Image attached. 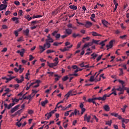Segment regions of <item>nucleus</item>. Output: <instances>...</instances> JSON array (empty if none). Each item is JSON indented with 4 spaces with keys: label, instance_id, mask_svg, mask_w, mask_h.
I'll return each instance as SVG.
<instances>
[{
    "label": "nucleus",
    "instance_id": "aec40b11",
    "mask_svg": "<svg viewBox=\"0 0 129 129\" xmlns=\"http://www.w3.org/2000/svg\"><path fill=\"white\" fill-rule=\"evenodd\" d=\"M104 109L106 111H109V106H108V105H105L103 107Z\"/></svg>",
    "mask_w": 129,
    "mask_h": 129
},
{
    "label": "nucleus",
    "instance_id": "393cba45",
    "mask_svg": "<svg viewBox=\"0 0 129 129\" xmlns=\"http://www.w3.org/2000/svg\"><path fill=\"white\" fill-rule=\"evenodd\" d=\"M47 103H48V100H45V101L41 102V105L44 107Z\"/></svg>",
    "mask_w": 129,
    "mask_h": 129
},
{
    "label": "nucleus",
    "instance_id": "6e6d98bb",
    "mask_svg": "<svg viewBox=\"0 0 129 129\" xmlns=\"http://www.w3.org/2000/svg\"><path fill=\"white\" fill-rule=\"evenodd\" d=\"M118 82H119V83H120L121 85H124V82H123V81L118 80Z\"/></svg>",
    "mask_w": 129,
    "mask_h": 129
},
{
    "label": "nucleus",
    "instance_id": "39448f33",
    "mask_svg": "<svg viewBox=\"0 0 129 129\" xmlns=\"http://www.w3.org/2000/svg\"><path fill=\"white\" fill-rule=\"evenodd\" d=\"M19 106H20V105H17L16 106H15L14 108H13L11 110V113H14L15 111H17L18 109H19Z\"/></svg>",
    "mask_w": 129,
    "mask_h": 129
},
{
    "label": "nucleus",
    "instance_id": "49530a36",
    "mask_svg": "<svg viewBox=\"0 0 129 129\" xmlns=\"http://www.w3.org/2000/svg\"><path fill=\"white\" fill-rule=\"evenodd\" d=\"M86 110V109L84 108H81V114H83V113H84V112H85V111Z\"/></svg>",
    "mask_w": 129,
    "mask_h": 129
},
{
    "label": "nucleus",
    "instance_id": "58836bf2",
    "mask_svg": "<svg viewBox=\"0 0 129 129\" xmlns=\"http://www.w3.org/2000/svg\"><path fill=\"white\" fill-rule=\"evenodd\" d=\"M111 123H112V121L111 120L110 121H106L105 124H107L110 126V125H111Z\"/></svg>",
    "mask_w": 129,
    "mask_h": 129
},
{
    "label": "nucleus",
    "instance_id": "0eeeda50",
    "mask_svg": "<svg viewBox=\"0 0 129 129\" xmlns=\"http://www.w3.org/2000/svg\"><path fill=\"white\" fill-rule=\"evenodd\" d=\"M46 43L44 44V47H45V48H47V49H49V48H50V47H51V44H50V41H48V40L45 41Z\"/></svg>",
    "mask_w": 129,
    "mask_h": 129
},
{
    "label": "nucleus",
    "instance_id": "f3484780",
    "mask_svg": "<svg viewBox=\"0 0 129 129\" xmlns=\"http://www.w3.org/2000/svg\"><path fill=\"white\" fill-rule=\"evenodd\" d=\"M47 38H48V39H46L45 41H49V40H50L49 41L50 43H53V42H54L53 39L50 37V34H48V35L47 36Z\"/></svg>",
    "mask_w": 129,
    "mask_h": 129
},
{
    "label": "nucleus",
    "instance_id": "de8ad7c7",
    "mask_svg": "<svg viewBox=\"0 0 129 129\" xmlns=\"http://www.w3.org/2000/svg\"><path fill=\"white\" fill-rule=\"evenodd\" d=\"M13 87L15 89H18V88H19V87H20V85L19 84H16V85H14L13 86Z\"/></svg>",
    "mask_w": 129,
    "mask_h": 129
},
{
    "label": "nucleus",
    "instance_id": "72a5a7b5",
    "mask_svg": "<svg viewBox=\"0 0 129 129\" xmlns=\"http://www.w3.org/2000/svg\"><path fill=\"white\" fill-rule=\"evenodd\" d=\"M32 92L31 95H32V96H35V94L38 93V91H35L34 90H32Z\"/></svg>",
    "mask_w": 129,
    "mask_h": 129
},
{
    "label": "nucleus",
    "instance_id": "dca6fc26",
    "mask_svg": "<svg viewBox=\"0 0 129 129\" xmlns=\"http://www.w3.org/2000/svg\"><path fill=\"white\" fill-rule=\"evenodd\" d=\"M12 21H13V22H15V24H19V23H20V22L19 21V18H18L17 17H14L12 18Z\"/></svg>",
    "mask_w": 129,
    "mask_h": 129
},
{
    "label": "nucleus",
    "instance_id": "5701e85b",
    "mask_svg": "<svg viewBox=\"0 0 129 129\" xmlns=\"http://www.w3.org/2000/svg\"><path fill=\"white\" fill-rule=\"evenodd\" d=\"M69 8L71 9V10H77V6L75 5H71Z\"/></svg>",
    "mask_w": 129,
    "mask_h": 129
},
{
    "label": "nucleus",
    "instance_id": "412c9836",
    "mask_svg": "<svg viewBox=\"0 0 129 129\" xmlns=\"http://www.w3.org/2000/svg\"><path fill=\"white\" fill-rule=\"evenodd\" d=\"M47 115H48L47 116ZM45 116H47V118H45L46 120L47 119H49V118H50V117H51V116H52V114H51V113H47L46 114H45Z\"/></svg>",
    "mask_w": 129,
    "mask_h": 129
},
{
    "label": "nucleus",
    "instance_id": "79ce46f5",
    "mask_svg": "<svg viewBox=\"0 0 129 129\" xmlns=\"http://www.w3.org/2000/svg\"><path fill=\"white\" fill-rule=\"evenodd\" d=\"M68 28H72V29H76V27H73L72 24H69L68 25Z\"/></svg>",
    "mask_w": 129,
    "mask_h": 129
},
{
    "label": "nucleus",
    "instance_id": "9b49d317",
    "mask_svg": "<svg viewBox=\"0 0 129 129\" xmlns=\"http://www.w3.org/2000/svg\"><path fill=\"white\" fill-rule=\"evenodd\" d=\"M21 80H19V79H16L15 80L17 81V83H22L23 81H24V76H21Z\"/></svg>",
    "mask_w": 129,
    "mask_h": 129
},
{
    "label": "nucleus",
    "instance_id": "4468645a",
    "mask_svg": "<svg viewBox=\"0 0 129 129\" xmlns=\"http://www.w3.org/2000/svg\"><path fill=\"white\" fill-rule=\"evenodd\" d=\"M39 49H40V53H43L44 52V51H45V48H46L43 44V46L42 45H39Z\"/></svg>",
    "mask_w": 129,
    "mask_h": 129
},
{
    "label": "nucleus",
    "instance_id": "f03ea898",
    "mask_svg": "<svg viewBox=\"0 0 129 129\" xmlns=\"http://www.w3.org/2000/svg\"><path fill=\"white\" fill-rule=\"evenodd\" d=\"M73 46V45H71L70 46L64 47L63 49H62V48H60L59 49V50L60 51H61V52H65L66 51H69V49H70V48H72Z\"/></svg>",
    "mask_w": 129,
    "mask_h": 129
},
{
    "label": "nucleus",
    "instance_id": "473e14b6",
    "mask_svg": "<svg viewBox=\"0 0 129 129\" xmlns=\"http://www.w3.org/2000/svg\"><path fill=\"white\" fill-rule=\"evenodd\" d=\"M115 90L117 91H124L123 89L121 88V86H119V87L117 89H115Z\"/></svg>",
    "mask_w": 129,
    "mask_h": 129
},
{
    "label": "nucleus",
    "instance_id": "c03bdc74",
    "mask_svg": "<svg viewBox=\"0 0 129 129\" xmlns=\"http://www.w3.org/2000/svg\"><path fill=\"white\" fill-rule=\"evenodd\" d=\"M32 96H33V95L32 94L31 95H28V96H26V99H29V100H31V99L32 98Z\"/></svg>",
    "mask_w": 129,
    "mask_h": 129
},
{
    "label": "nucleus",
    "instance_id": "864d4df0",
    "mask_svg": "<svg viewBox=\"0 0 129 129\" xmlns=\"http://www.w3.org/2000/svg\"><path fill=\"white\" fill-rule=\"evenodd\" d=\"M81 42H80L78 43L77 49H79L80 48V46H81Z\"/></svg>",
    "mask_w": 129,
    "mask_h": 129
},
{
    "label": "nucleus",
    "instance_id": "423d86ee",
    "mask_svg": "<svg viewBox=\"0 0 129 129\" xmlns=\"http://www.w3.org/2000/svg\"><path fill=\"white\" fill-rule=\"evenodd\" d=\"M65 34L69 36L72 34V30L69 28L66 29L64 32Z\"/></svg>",
    "mask_w": 129,
    "mask_h": 129
},
{
    "label": "nucleus",
    "instance_id": "cd10ccee",
    "mask_svg": "<svg viewBox=\"0 0 129 129\" xmlns=\"http://www.w3.org/2000/svg\"><path fill=\"white\" fill-rule=\"evenodd\" d=\"M29 32H30V30H29V29H27L26 30L24 31V33L25 34L26 36L29 35Z\"/></svg>",
    "mask_w": 129,
    "mask_h": 129
},
{
    "label": "nucleus",
    "instance_id": "ea45409f",
    "mask_svg": "<svg viewBox=\"0 0 129 129\" xmlns=\"http://www.w3.org/2000/svg\"><path fill=\"white\" fill-rule=\"evenodd\" d=\"M54 52H55V51L51 49H48L46 51L47 54H50V53H54Z\"/></svg>",
    "mask_w": 129,
    "mask_h": 129
},
{
    "label": "nucleus",
    "instance_id": "052dcab7",
    "mask_svg": "<svg viewBox=\"0 0 129 129\" xmlns=\"http://www.w3.org/2000/svg\"><path fill=\"white\" fill-rule=\"evenodd\" d=\"M15 5H16V6H20V2L18 1H15L14 2Z\"/></svg>",
    "mask_w": 129,
    "mask_h": 129
},
{
    "label": "nucleus",
    "instance_id": "0e129e2a",
    "mask_svg": "<svg viewBox=\"0 0 129 129\" xmlns=\"http://www.w3.org/2000/svg\"><path fill=\"white\" fill-rule=\"evenodd\" d=\"M8 51V48L7 47H5L2 50V52H7Z\"/></svg>",
    "mask_w": 129,
    "mask_h": 129
},
{
    "label": "nucleus",
    "instance_id": "6ab92c4d",
    "mask_svg": "<svg viewBox=\"0 0 129 129\" xmlns=\"http://www.w3.org/2000/svg\"><path fill=\"white\" fill-rule=\"evenodd\" d=\"M91 34H92V36H94V37L96 36H99L100 37H102V35H101V34H99L98 33H97V32H95L94 31L92 32Z\"/></svg>",
    "mask_w": 129,
    "mask_h": 129
},
{
    "label": "nucleus",
    "instance_id": "bb28decb",
    "mask_svg": "<svg viewBox=\"0 0 129 129\" xmlns=\"http://www.w3.org/2000/svg\"><path fill=\"white\" fill-rule=\"evenodd\" d=\"M12 102H13L12 103H15V102L17 103V102H19V100L16 98L15 99H14V98H12Z\"/></svg>",
    "mask_w": 129,
    "mask_h": 129
},
{
    "label": "nucleus",
    "instance_id": "c756f323",
    "mask_svg": "<svg viewBox=\"0 0 129 129\" xmlns=\"http://www.w3.org/2000/svg\"><path fill=\"white\" fill-rule=\"evenodd\" d=\"M23 110V109H21L20 110L17 111V112H15L14 115H18V114H21V112Z\"/></svg>",
    "mask_w": 129,
    "mask_h": 129
},
{
    "label": "nucleus",
    "instance_id": "13d9d810",
    "mask_svg": "<svg viewBox=\"0 0 129 129\" xmlns=\"http://www.w3.org/2000/svg\"><path fill=\"white\" fill-rule=\"evenodd\" d=\"M34 57H33V55H29V61H32V60H33V59H34Z\"/></svg>",
    "mask_w": 129,
    "mask_h": 129
},
{
    "label": "nucleus",
    "instance_id": "f8f14e48",
    "mask_svg": "<svg viewBox=\"0 0 129 129\" xmlns=\"http://www.w3.org/2000/svg\"><path fill=\"white\" fill-rule=\"evenodd\" d=\"M106 97H107V95L105 94L103 95L102 97H98V100H105L106 99Z\"/></svg>",
    "mask_w": 129,
    "mask_h": 129
},
{
    "label": "nucleus",
    "instance_id": "c9c22d12",
    "mask_svg": "<svg viewBox=\"0 0 129 129\" xmlns=\"http://www.w3.org/2000/svg\"><path fill=\"white\" fill-rule=\"evenodd\" d=\"M62 44V42H55L53 43V46H59V45H61Z\"/></svg>",
    "mask_w": 129,
    "mask_h": 129
},
{
    "label": "nucleus",
    "instance_id": "c85d7f7f",
    "mask_svg": "<svg viewBox=\"0 0 129 129\" xmlns=\"http://www.w3.org/2000/svg\"><path fill=\"white\" fill-rule=\"evenodd\" d=\"M73 38H77V37H80V34H77L76 33H73L72 35Z\"/></svg>",
    "mask_w": 129,
    "mask_h": 129
},
{
    "label": "nucleus",
    "instance_id": "37998d69",
    "mask_svg": "<svg viewBox=\"0 0 129 129\" xmlns=\"http://www.w3.org/2000/svg\"><path fill=\"white\" fill-rule=\"evenodd\" d=\"M111 115L115 116V117H117V116H118V114L116 113H111Z\"/></svg>",
    "mask_w": 129,
    "mask_h": 129
},
{
    "label": "nucleus",
    "instance_id": "f704fd0d",
    "mask_svg": "<svg viewBox=\"0 0 129 129\" xmlns=\"http://www.w3.org/2000/svg\"><path fill=\"white\" fill-rule=\"evenodd\" d=\"M126 107H127V105H126L123 106V108H121L122 112H124V111H125V109L126 108Z\"/></svg>",
    "mask_w": 129,
    "mask_h": 129
},
{
    "label": "nucleus",
    "instance_id": "7c9ffc66",
    "mask_svg": "<svg viewBox=\"0 0 129 129\" xmlns=\"http://www.w3.org/2000/svg\"><path fill=\"white\" fill-rule=\"evenodd\" d=\"M99 45H101V49H103V47L105 45V44L104 43V41H102L101 42L99 43Z\"/></svg>",
    "mask_w": 129,
    "mask_h": 129
},
{
    "label": "nucleus",
    "instance_id": "b1692460",
    "mask_svg": "<svg viewBox=\"0 0 129 129\" xmlns=\"http://www.w3.org/2000/svg\"><path fill=\"white\" fill-rule=\"evenodd\" d=\"M15 104H16V103H10V104L7 106L8 109H10L11 107H13V106H14V105H15Z\"/></svg>",
    "mask_w": 129,
    "mask_h": 129
},
{
    "label": "nucleus",
    "instance_id": "a211bd4d",
    "mask_svg": "<svg viewBox=\"0 0 129 129\" xmlns=\"http://www.w3.org/2000/svg\"><path fill=\"white\" fill-rule=\"evenodd\" d=\"M102 23L103 25H104V27L107 28V24H108V22L106 21L105 20H102Z\"/></svg>",
    "mask_w": 129,
    "mask_h": 129
},
{
    "label": "nucleus",
    "instance_id": "2f4dec72",
    "mask_svg": "<svg viewBox=\"0 0 129 129\" xmlns=\"http://www.w3.org/2000/svg\"><path fill=\"white\" fill-rule=\"evenodd\" d=\"M25 49H22V51L20 52V55L21 56V57H23L24 56V53H25Z\"/></svg>",
    "mask_w": 129,
    "mask_h": 129
},
{
    "label": "nucleus",
    "instance_id": "9d476101",
    "mask_svg": "<svg viewBox=\"0 0 129 129\" xmlns=\"http://www.w3.org/2000/svg\"><path fill=\"white\" fill-rule=\"evenodd\" d=\"M100 78H99V80H96V79H94V76H91L90 78L89 81L90 82H93V81H95V82H97V81H100Z\"/></svg>",
    "mask_w": 129,
    "mask_h": 129
},
{
    "label": "nucleus",
    "instance_id": "8fccbe9b",
    "mask_svg": "<svg viewBox=\"0 0 129 129\" xmlns=\"http://www.w3.org/2000/svg\"><path fill=\"white\" fill-rule=\"evenodd\" d=\"M60 37H61V34H56L55 35L56 40H58V39H59V38H60Z\"/></svg>",
    "mask_w": 129,
    "mask_h": 129
},
{
    "label": "nucleus",
    "instance_id": "09e8293b",
    "mask_svg": "<svg viewBox=\"0 0 129 129\" xmlns=\"http://www.w3.org/2000/svg\"><path fill=\"white\" fill-rule=\"evenodd\" d=\"M122 122L124 123H127V119H124V118H122Z\"/></svg>",
    "mask_w": 129,
    "mask_h": 129
},
{
    "label": "nucleus",
    "instance_id": "7ed1b4c3",
    "mask_svg": "<svg viewBox=\"0 0 129 129\" xmlns=\"http://www.w3.org/2000/svg\"><path fill=\"white\" fill-rule=\"evenodd\" d=\"M91 118V116L90 115H87V114H85L84 116V121H87V122H90V119Z\"/></svg>",
    "mask_w": 129,
    "mask_h": 129
},
{
    "label": "nucleus",
    "instance_id": "5fc2aeb1",
    "mask_svg": "<svg viewBox=\"0 0 129 129\" xmlns=\"http://www.w3.org/2000/svg\"><path fill=\"white\" fill-rule=\"evenodd\" d=\"M57 33H58V31L55 30V31H54L52 33V36H56V34H57Z\"/></svg>",
    "mask_w": 129,
    "mask_h": 129
},
{
    "label": "nucleus",
    "instance_id": "20e7f679",
    "mask_svg": "<svg viewBox=\"0 0 129 129\" xmlns=\"http://www.w3.org/2000/svg\"><path fill=\"white\" fill-rule=\"evenodd\" d=\"M113 46V40H111L109 42V44H107L106 45V48H108L107 50H108L109 49H110L111 48H112Z\"/></svg>",
    "mask_w": 129,
    "mask_h": 129
},
{
    "label": "nucleus",
    "instance_id": "338daca9",
    "mask_svg": "<svg viewBox=\"0 0 129 129\" xmlns=\"http://www.w3.org/2000/svg\"><path fill=\"white\" fill-rule=\"evenodd\" d=\"M93 100H94L93 98H92V99L89 98L88 99V102H92L93 101Z\"/></svg>",
    "mask_w": 129,
    "mask_h": 129
},
{
    "label": "nucleus",
    "instance_id": "a19ab883",
    "mask_svg": "<svg viewBox=\"0 0 129 129\" xmlns=\"http://www.w3.org/2000/svg\"><path fill=\"white\" fill-rule=\"evenodd\" d=\"M38 18H42V15H34L32 17V19H37Z\"/></svg>",
    "mask_w": 129,
    "mask_h": 129
},
{
    "label": "nucleus",
    "instance_id": "2eb2a0df",
    "mask_svg": "<svg viewBox=\"0 0 129 129\" xmlns=\"http://www.w3.org/2000/svg\"><path fill=\"white\" fill-rule=\"evenodd\" d=\"M54 77H56L54 79L55 82H57V81H58V80H60V78H61V76H59V75L55 74Z\"/></svg>",
    "mask_w": 129,
    "mask_h": 129
},
{
    "label": "nucleus",
    "instance_id": "4be33fe9",
    "mask_svg": "<svg viewBox=\"0 0 129 129\" xmlns=\"http://www.w3.org/2000/svg\"><path fill=\"white\" fill-rule=\"evenodd\" d=\"M91 56H92V57H91V59H96V57H97L98 56V54H95V53H93V54H92L91 55Z\"/></svg>",
    "mask_w": 129,
    "mask_h": 129
},
{
    "label": "nucleus",
    "instance_id": "680f3d73",
    "mask_svg": "<svg viewBox=\"0 0 129 129\" xmlns=\"http://www.w3.org/2000/svg\"><path fill=\"white\" fill-rule=\"evenodd\" d=\"M68 36V35L66 34L65 35L61 36V38L62 39H65V38H66Z\"/></svg>",
    "mask_w": 129,
    "mask_h": 129
},
{
    "label": "nucleus",
    "instance_id": "603ef678",
    "mask_svg": "<svg viewBox=\"0 0 129 129\" xmlns=\"http://www.w3.org/2000/svg\"><path fill=\"white\" fill-rule=\"evenodd\" d=\"M28 113L29 114H33V113H34V110H28Z\"/></svg>",
    "mask_w": 129,
    "mask_h": 129
},
{
    "label": "nucleus",
    "instance_id": "ddd939ff",
    "mask_svg": "<svg viewBox=\"0 0 129 129\" xmlns=\"http://www.w3.org/2000/svg\"><path fill=\"white\" fill-rule=\"evenodd\" d=\"M73 92V90H70L66 95L65 96L67 97V99L66 100H67V99H68V98L69 97V96H70V95H73V94H72Z\"/></svg>",
    "mask_w": 129,
    "mask_h": 129
},
{
    "label": "nucleus",
    "instance_id": "774afa93",
    "mask_svg": "<svg viewBox=\"0 0 129 129\" xmlns=\"http://www.w3.org/2000/svg\"><path fill=\"white\" fill-rule=\"evenodd\" d=\"M24 68H22L21 69H19L20 74H21V73H22L23 71H24Z\"/></svg>",
    "mask_w": 129,
    "mask_h": 129
},
{
    "label": "nucleus",
    "instance_id": "3c124183",
    "mask_svg": "<svg viewBox=\"0 0 129 129\" xmlns=\"http://www.w3.org/2000/svg\"><path fill=\"white\" fill-rule=\"evenodd\" d=\"M126 37H127V35H123V36H120V39H125V38H126Z\"/></svg>",
    "mask_w": 129,
    "mask_h": 129
},
{
    "label": "nucleus",
    "instance_id": "1a4fd4ad",
    "mask_svg": "<svg viewBox=\"0 0 129 129\" xmlns=\"http://www.w3.org/2000/svg\"><path fill=\"white\" fill-rule=\"evenodd\" d=\"M92 26V23L89 21H87L85 24L86 28H90Z\"/></svg>",
    "mask_w": 129,
    "mask_h": 129
},
{
    "label": "nucleus",
    "instance_id": "bf43d9fd",
    "mask_svg": "<svg viewBox=\"0 0 129 129\" xmlns=\"http://www.w3.org/2000/svg\"><path fill=\"white\" fill-rule=\"evenodd\" d=\"M38 23H39V21L37 20L31 22L32 25H33V24H38Z\"/></svg>",
    "mask_w": 129,
    "mask_h": 129
},
{
    "label": "nucleus",
    "instance_id": "f257e3e1",
    "mask_svg": "<svg viewBox=\"0 0 129 129\" xmlns=\"http://www.w3.org/2000/svg\"><path fill=\"white\" fill-rule=\"evenodd\" d=\"M47 64L48 66L50 67V68H53V67H56V66L58 65V62L52 63V62H49V61H47Z\"/></svg>",
    "mask_w": 129,
    "mask_h": 129
},
{
    "label": "nucleus",
    "instance_id": "69168bd1",
    "mask_svg": "<svg viewBox=\"0 0 129 129\" xmlns=\"http://www.w3.org/2000/svg\"><path fill=\"white\" fill-rule=\"evenodd\" d=\"M69 115V111H67L64 113V116H68Z\"/></svg>",
    "mask_w": 129,
    "mask_h": 129
},
{
    "label": "nucleus",
    "instance_id": "4d7b16f0",
    "mask_svg": "<svg viewBox=\"0 0 129 129\" xmlns=\"http://www.w3.org/2000/svg\"><path fill=\"white\" fill-rule=\"evenodd\" d=\"M14 34L16 37H18V36H19V32L17 30L14 32Z\"/></svg>",
    "mask_w": 129,
    "mask_h": 129
},
{
    "label": "nucleus",
    "instance_id": "e2e57ef3",
    "mask_svg": "<svg viewBox=\"0 0 129 129\" xmlns=\"http://www.w3.org/2000/svg\"><path fill=\"white\" fill-rule=\"evenodd\" d=\"M121 88L123 89V90L124 91V90H126V88L124 87V85H122Z\"/></svg>",
    "mask_w": 129,
    "mask_h": 129
},
{
    "label": "nucleus",
    "instance_id": "6e6552de",
    "mask_svg": "<svg viewBox=\"0 0 129 129\" xmlns=\"http://www.w3.org/2000/svg\"><path fill=\"white\" fill-rule=\"evenodd\" d=\"M8 8V5L6 4L0 5V11H3Z\"/></svg>",
    "mask_w": 129,
    "mask_h": 129
},
{
    "label": "nucleus",
    "instance_id": "a18cd8bd",
    "mask_svg": "<svg viewBox=\"0 0 129 129\" xmlns=\"http://www.w3.org/2000/svg\"><path fill=\"white\" fill-rule=\"evenodd\" d=\"M69 77L68 76H65L62 79V81H66L68 79H69Z\"/></svg>",
    "mask_w": 129,
    "mask_h": 129
},
{
    "label": "nucleus",
    "instance_id": "4c0bfd02",
    "mask_svg": "<svg viewBox=\"0 0 129 129\" xmlns=\"http://www.w3.org/2000/svg\"><path fill=\"white\" fill-rule=\"evenodd\" d=\"M74 113H75V115H77V114H80V112H79V110H77V109H75Z\"/></svg>",
    "mask_w": 129,
    "mask_h": 129
},
{
    "label": "nucleus",
    "instance_id": "a878e982",
    "mask_svg": "<svg viewBox=\"0 0 129 129\" xmlns=\"http://www.w3.org/2000/svg\"><path fill=\"white\" fill-rule=\"evenodd\" d=\"M93 44H96V45H99L98 42H100V40H92Z\"/></svg>",
    "mask_w": 129,
    "mask_h": 129
},
{
    "label": "nucleus",
    "instance_id": "e433bc0d",
    "mask_svg": "<svg viewBox=\"0 0 129 129\" xmlns=\"http://www.w3.org/2000/svg\"><path fill=\"white\" fill-rule=\"evenodd\" d=\"M119 70H120L119 76H122L123 75V70L122 69H119Z\"/></svg>",
    "mask_w": 129,
    "mask_h": 129
}]
</instances>
